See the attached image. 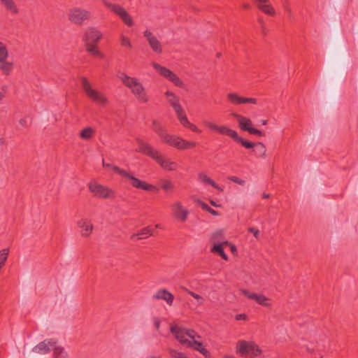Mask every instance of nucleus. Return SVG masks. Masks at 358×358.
<instances>
[{
    "label": "nucleus",
    "instance_id": "0e129e2a",
    "mask_svg": "<svg viewBox=\"0 0 358 358\" xmlns=\"http://www.w3.org/2000/svg\"><path fill=\"white\" fill-rule=\"evenodd\" d=\"M3 266L2 265H0V271L1 270V268H3Z\"/></svg>",
    "mask_w": 358,
    "mask_h": 358
},
{
    "label": "nucleus",
    "instance_id": "4c0bfd02",
    "mask_svg": "<svg viewBox=\"0 0 358 358\" xmlns=\"http://www.w3.org/2000/svg\"><path fill=\"white\" fill-rule=\"evenodd\" d=\"M8 250L3 249L0 250V265L4 266L5 262L8 258Z\"/></svg>",
    "mask_w": 358,
    "mask_h": 358
},
{
    "label": "nucleus",
    "instance_id": "473e14b6",
    "mask_svg": "<svg viewBox=\"0 0 358 358\" xmlns=\"http://www.w3.org/2000/svg\"><path fill=\"white\" fill-rule=\"evenodd\" d=\"M95 134V130L90 127H85L80 132V138L83 140H89L92 138Z\"/></svg>",
    "mask_w": 358,
    "mask_h": 358
},
{
    "label": "nucleus",
    "instance_id": "f03ea898",
    "mask_svg": "<svg viewBox=\"0 0 358 358\" xmlns=\"http://www.w3.org/2000/svg\"><path fill=\"white\" fill-rule=\"evenodd\" d=\"M118 78L123 85L130 90L138 102L147 103L150 101V96L139 78L130 76L123 72L118 73Z\"/></svg>",
    "mask_w": 358,
    "mask_h": 358
},
{
    "label": "nucleus",
    "instance_id": "9d476101",
    "mask_svg": "<svg viewBox=\"0 0 358 358\" xmlns=\"http://www.w3.org/2000/svg\"><path fill=\"white\" fill-rule=\"evenodd\" d=\"M171 332L181 344L186 346H187L191 339L201 338V336L195 331L183 329L176 325L171 327Z\"/></svg>",
    "mask_w": 358,
    "mask_h": 358
},
{
    "label": "nucleus",
    "instance_id": "5701e85b",
    "mask_svg": "<svg viewBox=\"0 0 358 358\" xmlns=\"http://www.w3.org/2000/svg\"><path fill=\"white\" fill-rule=\"evenodd\" d=\"M153 299L163 300L169 306H172L174 300V296L166 289H159L152 296Z\"/></svg>",
    "mask_w": 358,
    "mask_h": 358
},
{
    "label": "nucleus",
    "instance_id": "f704fd0d",
    "mask_svg": "<svg viewBox=\"0 0 358 358\" xmlns=\"http://www.w3.org/2000/svg\"><path fill=\"white\" fill-rule=\"evenodd\" d=\"M224 231L222 229H218L216 230L211 236V239L213 241L218 242V243H221L222 241H225L226 240H224Z\"/></svg>",
    "mask_w": 358,
    "mask_h": 358
},
{
    "label": "nucleus",
    "instance_id": "1a4fd4ad",
    "mask_svg": "<svg viewBox=\"0 0 358 358\" xmlns=\"http://www.w3.org/2000/svg\"><path fill=\"white\" fill-rule=\"evenodd\" d=\"M162 141L178 150H187L196 147V143L188 141L176 134L166 133L162 139Z\"/></svg>",
    "mask_w": 358,
    "mask_h": 358
},
{
    "label": "nucleus",
    "instance_id": "2eb2a0df",
    "mask_svg": "<svg viewBox=\"0 0 358 358\" xmlns=\"http://www.w3.org/2000/svg\"><path fill=\"white\" fill-rule=\"evenodd\" d=\"M217 133L230 137L234 142L242 145L244 148H250L252 145V144L248 143V141L240 136L236 130L227 126L220 125Z\"/></svg>",
    "mask_w": 358,
    "mask_h": 358
},
{
    "label": "nucleus",
    "instance_id": "b1692460",
    "mask_svg": "<svg viewBox=\"0 0 358 358\" xmlns=\"http://www.w3.org/2000/svg\"><path fill=\"white\" fill-rule=\"evenodd\" d=\"M153 233L154 229L150 226H148L141 229L137 233L132 234L130 239L132 241L145 239L152 236Z\"/></svg>",
    "mask_w": 358,
    "mask_h": 358
},
{
    "label": "nucleus",
    "instance_id": "f8f14e48",
    "mask_svg": "<svg viewBox=\"0 0 358 358\" xmlns=\"http://www.w3.org/2000/svg\"><path fill=\"white\" fill-rule=\"evenodd\" d=\"M90 11L80 7H74L69 10L68 14L69 20L76 25H81L85 21L91 18Z\"/></svg>",
    "mask_w": 358,
    "mask_h": 358
},
{
    "label": "nucleus",
    "instance_id": "052dcab7",
    "mask_svg": "<svg viewBox=\"0 0 358 358\" xmlns=\"http://www.w3.org/2000/svg\"><path fill=\"white\" fill-rule=\"evenodd\" d=\"M4 143V141L2 138H0V145H3Z\"/></svg>",
    "mask_w": 358,
    "mask_h": 358
},
{
    "label": "nucleus",
    "instance_id": "aec40b11",
    "mask_svg": "<svg viewBox=\"0 0 358 358\" xmlns=\"http://www.w3.org/2000/svg\"><path fill=\"white\" fill-rule=\"evenodd\" d=\"M76 224L83 237H89L93 231V224L88 218H81L77 221Z\"/></svg>",
    "mask_w": 358,
    "mask_h": 358
},
{
    "label": "nucleus",
    "instance_id": "09e8293b",
    "mask_svg": "<svg viewBox=\"0 0 358 358\" xmlns=\"http://www.w3.org/2000/svg\"><path fill=\"white\" fill-rule=\"evenodd\" d=\"M209 213H210L211 215H214V216H217L219 215L218 212L213 210V208H210V209L208 210V211Z\"/></svg>",
    "mask_w": 358,
    "mask_h": 358
},
{
    "label": "nucleus",
    "instance_id": "a211bd4d",
    "mask_svg": "<svg viewBox=\"0 0 358 358\" xmlns=\"http://www.w3.org/2000/svg\"><path fill=\"white\" fill-rule=\"evenodd\" d=\"M171 215L176 220L185 222L187 220L189 211L187 208L182 206L179 201L173 202L171 205Z\"/></svg>",
    "mask_w": 358,
    "mask_h": 358
},
{
    "label": "nucleus",
    "instance_id": "6e6552de",
    "mask_svg": "<svg viewBox=\"0 0 358 358\" xmlns=\"http://www.w3.org/2000/svg\"><path fill=\"white\" fill-rule=\"evenodd\" d=\"M15 63L9 59V52L6 45L0 41V73L4 76H10L14 71Z\"/></svg>",
    "mask_w": 358,
    "mask_h": 358
},
{
    "label": "nucleus",
    "instance_id": "393cba45",
    "mask_svg": "<svg viewBox=\"0 0 358 358\" xmlns=\"http://www.w3.org/2000/svg\"><path fill=\"white\" fill-rule=\"evenodd\" d=\"M248 143L252 144L251 147L246 148L247 149L254 148L253 152L255 153L257 157L265 159L266 157V145L262 143L258 142L257 143L248 141Z\"/></svg>",
    "mask_w": 358,
    "mask_h": 358
},
{
    "label": "nucleus",
    "instance_id": "4d7b16f0",
    "mask_svg": "<svg viewBox=\"0 0 358 358\" xmlns=\"http://www.w3.org/2000/svg\"><path fill=\"white\" fill-rule=\"evenodd\" d=\"M269 196H270L269 194L264 193V194H262V197H263L264 199H268V198H269Z\"/></svg>",
    "mask_w": 358,
    "mask_h": 358
},
{
    "label": "nucleus",
    "instance_id": "ea45409f",
    "mask_svg": "<svg viewBox=\"0 0 358 358\" xmlns=\"http://www.w3.org/2000/svg\"><path fill=\"white\" fill-rule=\"evenodd\" d=\"M120 44L122 46L131 48V43L130 40L125 36L121 35L120 36Z\"/></svg>",
    "mask_w": 358,
    "mask_h": 358
},
{
    "label": "nucleus",
    "instance_id": "423d86ee",
    "mask_svg": "<svg viewBox=\"0 0 358 358\" xmlns=\"http://www.w3.org/2000/svg\"><path fill=\"white\" fill-rule=\"evenodd\" d=\"M88 188L93 196L98 199H114L116 196V192L114 189L95 181L90 182L88 183Z\"/></svg>",
    "mask_w": 358,
    "mask_h": 358
},
{
    "label": "nucleus",
    "instance_id": "6ab92c4d",
    "mask_svg": "<svg viewBox=\"0 0 358 358\" xmlns=\"http://www.w3.org/2000/svg\"><path fill=\"white\" fill-rule=\"evenodd\" d=\"M164 95L166 98L167 102L172 106L173 108L177 118H179L182 115L185 113L183 108L182 107L180 103V98L173 92L167 90Z\"/></svg>",
    "mask_w": 358,
    "mask_h": 358
},
{
    "label": "nucleus",
    "instance_id": "bb28decb",
    "mask_svg": "<svg viewBox=\"0 0 358 358\" xmlns=\"http://www.w3.org/2000/svg\"><path fill=\"white\" fill-rule=\"evenodd\" d=\"M178 121L185 128L190 129L191 131L196 133H201V130L194 124L190 122L187 117V115L185 113L181 117L178 118Z\"/></svg>",
    "mask_w": 358,
    "mask_h": 358
},
{
    "label": "nucleus",
    "instance_id": "7c9ffc66",
    "mask_svg": "<svg viewBox=\"0 0 358 358\" xmlns=\"http://www.w3.org/2000/svg\"><path fill=\"white\" fill-rule=\"evenodd\" d=\"M152 129L157 134L159 137L162 139L164 136L167 133L166 130L163 127L161 122L158 120H153L152 123Z\"/></svg>",
    "mask_w": 358,
    "mask_h": 358
},
{
    "label": "nucleus",
    "instance_id": "69168bd1",
    "mask_svg": "<svg viewBox=\"0 0 358 358\" xmlns=\"http://www.w3.org/2000/svg\"><path fill=\"white\" fill-rule=\"evenodd\" d=\"M287 10L288 12H290V9L289 8H287Z\"/></svg>",
    "mask_w": 358,
    "mask_h": 358
},
{
    "label": "nucleus",
    "instance_id": "4be33fe9",
    "mask_svg": "<svg viewBox=\"0 0 358 358\" xmlns=\"http://www.w3.org/2000/svg\"><path fill=\"white\" fill-rule=\"evenodd\" d=\"M56 343L57 341L54 339H47L36 345L33 348V351L38 354H47Z\"/></svg>",
    "mask_w": 358,
    "mask_h": 358
},
{
    "label": "nucleus",
    "instance_id": "c03bdc74",
    "mask_svg": "<svg viewBox=\"0 0 358 358\" xmlns=\"http://www.w3.org/2000/svg\"><path fill=\"white\" fill-rule=\"evenodd\" d=\"M198 203H199L200 206L201 207V208L204 210H206V211H208V210L210 209V207H209L206 203H205L203 201H198Z\"/></svg>",
    "mask_w": 358,
    "mask_h": 358
},
{
    "label": "nucleus",
    "instance_id": "5fc2aeb1",
    "mask_svg": "<svg viewBox=\"0 0 358 358\" xmlns=\"http://www.w3.org/2000/svg\"><path fill=\"white\" fill-rule=\"evenodd\" d=\"M210 203L212 206H215V207H219L220 206L217 205L213 200H210Z\"/></svg>",
    "mask_w": 358,
    "mask_h": 358
},
{
    "label": "nucleus",
    "instance_id": "9b49d317",
    "mask_svg": "<svg viewBox=\"0 0 358 358\" xmlns=\"http://www.w3.org/2000/svg\"><path fill=\"white\" fill-rule=\"evenodd\" d=\"M101 2L107 8L119 16L127 26L132 27L134 25L132 17L122 6L113 3L107 0H102Z\"/></svg>",
    "mask_w": 358,
    "mask_h": 358
},
{
    "label": "nucleus",
    "instance_id": "7ed1b4c3",
    "mask_svg": "<svg viewBox=\"0 0 358 358\" xmlns=\"http://www.w3.org/2000/svg\"><path fill=\"white\" fill-rule=\"evenodd\" d=\"M102 164L103 167L111 169L117 174L126 179L134 188L148 192H155L157 190V187L155 185L150 184L146 181L138 179L131 173L128 172L127 171L121 169L117 166L106 163L103 159L102 160Z\"/></svg>",
    "mask_w": 358,
    "mask_h": 358
},
{
    "label": "nucleus",
    "instance_id": "3c124183",
    "mask_svg": "<svg viewBox=\"0 0 358 358\" xmlns=\"http://www.w3.org/2000/svg\"><path fill=\"white\" fill-rule=\"evenodd\" d=\"M154 324H155V326L156 329H159V327H160V322H159V320H156L155 321V323H154Z\"/></svg>",
    "mask_w": 358,
    "mask_h": 358
},
{
    "label": "nucleus",
    "instance_id": "a19ab883",
    "mask_svg": "<svg viewBox=\"0 0 358 358\" xmlns=\"http://www.w3.org/2000/svg\"><path fill=\"white\" fill-rule=\"evenodd\" d=\"M162 188L164 190H171L173 189V184L169 180H165L162 185Z\"/></svg>",
    "mask_w": 358,
    "mask_h": 358
},
{
    "label": "nucleus",
    "instance_id": "bf43d9fd",
    "mask_svg": "<svg viewBox=\"0 0 358 358\" xmlns=\"http://www.w3.org/2000/svg\"><path fill=\"white\" fill-rule=\"evenodd\" d=\"M267 120H263L261 121V123L262 125H266L267 124Z\"/></svg>",
    "mask_w": 358,
    "mask_h": 358
},
{
    "label": "nucleus",
    "instance_id": "58836bf2",
    "mask_svg": "<svg viewBox=\"0 0 358 358\" xmlns=\"http://www.w3.org/2000/svg\"><path fill=\"white\" fill-rule=\"evenodd\" d=\"M169 354L173 358H188L184 353L173 349L169 350Z\"/></svg>",
    "mask_w": 358,
    "mask_h": 358
},
{
    "label": "nucleus",
    "instance_id": "6e6d98bb",
    "mask_svg": "<svg viewBox=\"0 0 358 358\" xmlns=\"http://www.w3.org/2000/svg\"><path fill=\"white\" fill-rule=\"evenodd\" d=\"M300 345H301V348H305L308 351H311V350H312V349H310V348L309 347H308V346H306L305 345H302V344H301Z\"/></svg>",
    "mask_w": 358,
    "mask_h": 358
},
{
    "label": "nucleus",
    "instance_id": "ddd939ff",
    "mask_svg": "<svg viewBox=\"0 0 358 358\" xmlns=\"http://www.w3.org/2000/svg\"><path fill=\"white\" fill-rule=\"evenodd\" d=\"M233 116L236 118L238 123V126L242 131H248V133L257 136H264V133L262 131L252 127V122L249 117L238 113H234Z\"/></svg>",
    "mask_w": 358,
    "mask_h": 358
},
{
    "label": "nucleus",
    "instance_id": "79ce46f5",
    "mask_svg": "<svg viewBox=\"0 0 358 358\" xmlns=\"http://www.w3.org/2000/svg\"><path fill=\"white\" fill-rule=\"evenodd\" d=\"M229 180L235 183H237L238 185H244L245 184V180H243V179L238 178V177H236V176H231L229 178Z\"/></svg>",
    "mask_w": 358,
    "mask_h": 358
},
{
    "label": "nucleus",
    "instance_id": "680f3d73",
    "mask_svg": "<svg viewBox=\"0 0 358 358\" xmlns=\"http://www.w3.org/2000/svg\"><path fill=\"white\" fill-rule=\"evenodd\" d=\"M155 227H156V228H159V224H156V225H155Z\"/></svg>",
    "mask_w": 358,
    "mask_h": 358
},
{
    "label": "nucleus",
    "instance_id": "603ef678",
    "mask_svg": "<svg viewBox=\"0 0 358 358\" xmlns=\"http://www.w3.org/2000/svg\"><path fill=\"white\" fill-rule=\"evenodd\" d=\"M257 3V6H259V4H262L264 3H266L268 0H255Z\"/></svg>",
    "mask_w": 358,
    "mask_h": 358
},
{
    "label": "nucleus",
    "instance_id": "37998d69",
    "mask_svg": "<svg viewBox=\"0 0 358 358\" xmlns=\"http://www.w3.org/2000/svg\"><path fill=\"white\" fill-rule=\"evenodd\" d=\"M248 231L250 233H252L256 238H259V231L257 229H255V228H253V227H250V228H249Z\"/></svg>",
    "mask_w": 358,
    "mask_h": 358
},
{
    "label": "nucleus",
    "instance_id": "20e7f679",
    "mask_svg": "<svg viewBox=\"0 0 358 358\" xmlns=\"http://www.w3.org/2000/svg\"><path fill=\"white\" fill-rule=\"evenodd\" d=\"M103 37L102 32L95 27H88L83 35L86 51L93 56L103 57L102 53L98 48V43Z\"/></svg>",
    "mask_w": 358,
    "mask_h": 358
},
{
    "label": "nucleus",
    "instance_id": "0eeeda50",
    "mask_svg": "<svg viewBox=\"0 0 358 358\" xmlns=\"http://www.w3.org/2000/svg\"><path fill=\"white\" fill-rule=\"evenodd\" d=\"M236 352L242 357L253 358L262 354L259 346L252 341H239L236 343Z\"/></svg>",
    "mask_w": 358,
    "mask_h": 358
},
{
    "label": "nucleus",
    "instance_id": "4468645a",
    "mask_svg": "<svg viewBox=\"0 0 358 358\" xmlns=\"http://www.w3.org/2000/svg\"><path fill=\"white\" fill-rule=\"evenodd\" d=\"M153 68L159 73L160 76L171 82L177 87H182L183 82L179 77L170 69L163 66L157 63H152Z\"/></svg>",
    "mask_w": 358,
    "mask_h": 358
},
{
    "label": "nucleus",
    "instance_id": "a878e982",
    "mask_svg": "<svg viewBox=\"0 0 358 358\" xmlns=\"http://www.w3.org/2000/svg\"><path fill=\"white\" fill-rule=\"evenodd\" d=\"M198 339L199 338L191 339L189 343H188L187 347L199 352L206 358H208L210 357L209 351L203 346L202 343L198 341Z\"/></svg>",
    "mask_w": 358,
    "mask_h": 358
},
{
    "label": "nucleus",
    "instance_id": "e433bc0d",
    "mask_svg": "<svg viewBox=\"0 0 358 358\" xmlns=\"http://www.w3.org/2000/svg\"><path fill=\"white\" fill-rule=\"evenodd\" d=\"M204 126H206L210 131H218L220 124H217L215 122L209 120H206L203 122Z\"/></svg>",
    "mask_w": 358,
    "mask_h": 358
},
{
    "label": "nucleus",
    "instance_id": "c85d7f7f",
    "mask_svg": "<svg viewBox=\"0 0 358 358\" xmlns=\"http://www.w3.org/2000/svg\"><path fill=\"white\" fill-rule=\"evenodd\" d=\"M228 244H229V241H222L220 243L215 244L211 248V252H217L220 256H221V257L223 259L227 260L228 259V256L224 252L222 246L223 245H227Z\"/></svg>",
    "mask_w": 358,
    "mask_h": 358
},
{
    "label": "nucleus",
    "instance_id": "412c9836",
    "mask_svg": "<svg viewBox=\"0 0 358 358\" xmlns=\"http://www.w3.org/2000/svg\"><path fill=\"white\" fill-rule=\"evenodd\" d=\"M143 36L147 39L152 51L157 54L162 52V47L161 43L152 32L147 29L143 32Z\"/></svg>",
    "mask_w": 358,
    "mask_h": 358
},
{
    "label": "nucleus",
    "instance_id": "2f4dec72",
    "mask_svg": "<svg viewBox=\"0 0 358 358\" xmlns=\"http://www.w3.org/2000/svg\"><path fill=\"white\" fill-rule=\"evenodd\" d=\"M257 7L261 11H262L266 15L270 16H273L275 15V10L273 6L271 4L269 0L266 3L259 4V6H258Z\"/></svg>",
    "mask_w": 358,
    "mask_h": 358
},
{
    "label": "nucleus",
    "instance_id": "c756f323",
    "mask_svg": "<svg viewBox=\"0 0 358 358\" xmlns=\"http://www.w3.org/2000/svg\"><path fill=\"white\" fill-rule=\"evenodd\" d=\"M198 178H199V180L203 183L208 184L220 192H222L224 190L223 187H222L219 186L217 184H216L211 178H210L204 173H199Z\"/></svg>",
    "mask_w": 358,
    "mask_h": 358
},
{
    "label": "nucleus",
    "instance_id": "13d9d810",
    "mask_svg": "<svg viewBox=\"0 0 358 358\" xmlns=\"http://www.w3.org/2000/svg\"><path fill=\"white\" fill-rule=\"evenodd\" d=\"M222 358H236L235 357L232 356V355H225L222 357Z\"/></svg>",
    "mask_w": 358,
    "mask_h": 358
},
{
    "label": "nucleus",
    "instance_id": "a18cd8bd",
    "mask_svg": "<svg viewBox=\"0 0 358 358\" xmlns=\"http://www.w3.org/2000/svg\"><path fill=\"white\" fill-rule=\"evenodd\" d=\"M198 203H199L200 206L201 207V208L204 210H206V211H208V210L210 209V207H209L206 203H205L203 201H198Z\"/></svg>",
    "mask_w": 358,
    "mask_h": 358
},
{
    "label": "nucleus",
    "instance_id": "dca6fc26",
    "mask_svg": "<svg viewBox=\"0 0 358 358\" xmlns=\"http://www.w3.org/2000/svg\"><path fill=\"white\" fill-rule=\"evenodd\" d=\"M240 292L248 299L255 301L257 304L262 306L270 308L273 305L271 299L267 297L263 294L251 292L245 289H241Z\"/></svg>",
    "mask_w": 358,
    "mask_h": 358
},
{
    "label": "nucleus",
    "instance_id": "c9c22d12",
    "mask_svg": "<svg viewBox=\"0 0 358 358\" xmlns=\"http://www.w3.org/2000/svg\"><path fill=\"white\" fill-rule=\"evenodd\" d=\"M187 293L189 294L191 296H192L194 299H195L197 301L198 306H202L203 305L205 302V299L203 296H202L200 294H198L189 289L186 290Z\"/></svg>",
    "mask_w": 358,
    "mask_h": 358
},
{
    "label": "nucleus",
    "instance_id": "8fccbe9b",
    "mask_svg": "<svg viewBox=\"0 0 358 358\" xmlns=\"http://www.w3.org/2000/svg\"><path fill=\"white\" fill-rule=\"evenodd\" d=\"M19 123L21 126L22 127H27V120L26 119H21L20 121H19Z\"/></svg>",
    "mask_w": 358,
    "mask_h": 358
},
{
    "label": "nucleus",
    "instance_id": "72a5a7b5",
    "mask_svg": "<svg viewBox=\"0 0 358 358\" xmlns=\"http://www.w3.org/2000/svg\"><path fill=\"white\" fill-rule=\"evenodd\" d=\"M52 348L53 349V355L55 358H68V355L63 347L57 345L56 343Z\"/></svg>",
    "mask_w": 358,
    "mask_h": 358
},
{
    "label": "nucleus",
    "instance_id": "de8ad7c7",
    "mask_svg": "<svg viewBox=\"0 0 358 358\" xmlns=\"http://www.w3.org/2000/svg\"><path fill=\"white\" fill-rule=\"evenodd\" d=\"M228 245H229V247H230V250H231V252H232V253H234H234H236V251H237V249H236V245H234V244H231V243H229V244H228Z\"/></svg>",
    "mask_w": 358,
    "mask_h": 358
},
{
    "label": "nucleus",
    "instance_id": "e2e57ef3",
    "mask_svg": "<svg viewBox=\"0 0 358 358\" xmlns=\"http://www.w3.org/2000/svg\"><path fill=\"white\" fill-rule=\"evenodd\" d=\"M150 358H158V357H156L155 356H151V357H150Z\"/></svg>",
    "mask_w": 358,
    "mask_h": 358
},
{
    "label": "nucleus",
    "instance_id": "864d4df0",
    "mask_svg": "<svg viewBox=\"0 0 358 358\" xmlns=\"http://www.w3.org/2000/svg\"><path fill=\"white\" fill-rule=\"evenodd\" d=\"M5 94L3 92H0V102L4 99Z\"/></svg>",
    "mask_w": 358,
    "mask_h": 358
},
{
    "label": "nucleus",
    "instance_id": "39448f33",
    "mask_svg": "<svg viewBox=\"0 0 358 358\" xmlns=\"http://www.w3.org/2000/svg\"><path fill=\"white\" fill-rule=\"evenodd\" d=\"M82 88L87 97L99 107H105L109 103V99L106 94L95 88L90 80L85 78H80Z\"/></svg>",
    "mask_w": 358,
    "mask_h": 358
},
{
    "label": "nucleus",
    "instance_id": "cd10ccee",
    "mask_svg": "<svg viewBox=\"0 0 358 358\" xmlns=\"http://www.w3.org/2000/svg\"><path fill=\"white\" fill-rule=\"evenodd\" d=\"M4 8L12 14H18L20 10L14 0H0Z\"/></svg>",
    "mask_w": 358,
    "mask_h": 358
},
{
    "label": "nucleus",
    "instance_id": "338daca9",
    "mask_svg": "<svg viewBox=\"0 0 358 358\" xmlns=\"http://www.w3.org/2000/svg\"><path fill=\"white\" fill-rule=\"evenodd\" d=\"M320 358H322V357H320Z\"/></svg>",
    "mask_w": 358,
    "mask_h": 358
},
{
    "label": "nucleus",
    "instance_id": "f257e3e1",
    "mask_svg": "<svg viewBox=\"0 0 358 358\" xmlns=\"http://www.w3.org/2000/svg\"><path fill=\"white\" fill-rule=\"evenodd\" d=\"M138 147L136 152L141 153L147 155L155 160L160 167L169 171H176L179 168V164L172 161L171 159L166 157L160 153V152L152 147L150 144L140 138L136 139Z\"/></svg>",
    "mask_w": 358,
    "mask_h": 358
},
{
    "label": "nucleus",
    "instance_id": "49530a36",
    "mask_svg": "<svg viewBox=\"0 0 358 358\" xmlns=\"http://www.w3.org/2000/svg\"><path fill=\"white\" fill-rule=\"evenodd\" d=\"M247 319V315L244 313L238 314L236 315V320H245Z\"/></svg>",
    "mask_w": 358,
    "mask_h": 358
},
{
    "label": "nucleus",
    "instance_id": "f3484780",
    "mask_svg": "<svg viewBox=\"0 0 358 358\" xmlns=\"http://www.w3.org/2000/svg\"><path fill=\"white\" fill-rule=\"evenodd\" d=\"M228 103L232 106H237L243 104H257V99L252 97L242 96L236 92H230L227 94Z\"/></svg>",
    "mask_w": 358,
    "mask_h": 358
}]
</instances>
